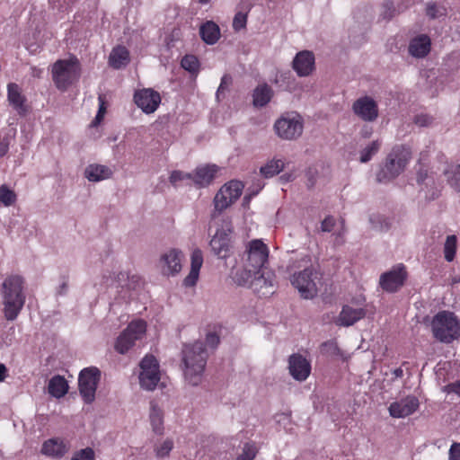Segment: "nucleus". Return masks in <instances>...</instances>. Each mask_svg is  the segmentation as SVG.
<instances>
[{
	"label": "nucleus",
	"mask_w": 460,
	"mask_h": 460,
	"mask_svg": "<svg viewBox=\"0 0 460 460\" xmlns=\"http://www.w3.org/2000/svg\"><path fill=\"white\" fill-rule=\"evenodd\" d=\"M303 261L305 262L304 269L294 272L290 277V282L297 289L301 297L311 299L318 292L316 285L318 272L312 265H307L308 261L304 259Z\"/></svg>",
	"instance_id": "0eeeda50"
},
{
	"label": "nucleus",
	"mask_w": 460,
	"mask_h": 460,
	"mask_svg": "<svg viewBox=\"0 0 460 460\" xmlns=\"http://www.w3.org/2000/svg\"><path fill=\"white\" fill-rule=\"evenodd\" d=\"M203 264V255L199 249H196L191 253L190 271L184 279L183 284L186 287H193L196 285L200 268Z\"/></svg>",
	"instance_id": "393cba45"
},
{
	"label": "nucleus",
	"mask_w": 460,
	"mask_h": 460,
	"mask_svg": "<svg viewBox=\"0 0 460 460\" xmlns=\"http://www.w3.org/2000/svg\"><path fill=\"white\" fill-rule=\"evenodd\" d=\"M233 231L232 222L229 219L223 221L210 241V247L215 255L220 259L229 256L231 249V234Z\"/></svg>",
	"instance_id": "f8f14e48"
},
{
	"label": "nucleus",
	"mask_w": 460,
	"mask_h": 460,
	"mask_svg": "<svg viewBox=\"0 0 460 460\" xmlns=\"http://www.w3.org/2000/svg\"><path fill=\"white\" fill-rule=\"evenodd\" d=\"M112 170L103 164H89L84 171V176L88 181L97 182L111 177Z\"/></svg>",
	"instance_id": "a878e982"
},
{
	"label": "nucleus",
	"mask_w": 460,
	"mask_h": 460,
	"mask_svg": "<svg viewBox=\"0 0 460 460\" xmlns=\"http://www.w3.org/2000/svg\"><path fill=\"white\" fill-rule=\"evenodd\" d=\"M181 66L186 71L191 74H197L199 70V62L197 57L193 55H186L181 61Z\"/></svg>",
	"instance_id": "58836bf2"
},
{
	"label": "nucleus",
	"mask_w": 460,
	"mask_h": 460,
	"mask_svg": "<svg viewBox=\"0 0 460 460\" xmlns=\"http://www.w3.org/2000/svg\"><path fill=\"white\" fill-rule=\"evenodd\" d=\"M243 185L239 181H230L223 185L214 198L215 212L212 217H216V212L221 213L233 203H234L242 194Z\"/></svg>",
	"instance_id": "1a4fd4ad"
},
{
	"label": "nucleus",
	"mask_w": 460,
	"mask_h": 460,
	"mask_svg": "<svg viewBox=\"0 0 460 460\" xmlns=\"http://www.w3.org/2000/svg\"><path fill=\"white\" fill-rule=\"evenodd\" d=\"M411 155V151L404 146H396L388 154L385 163L376 174L379 182H388L403 172Z\"/></svg>",
	"instance_id": "20e7f679"
},
{
	"label": "nucleus",
	"mask_w": 460,
	"mask_h": 460,
	"mask_svg": "<svg viewBox=\"0 0 460 460\" xmlns=\"http://www.w3.org/2000/svg\"><path fill=\"white\" fill-rule=\"evenodd\" d=\"M190 180L193 181V172H185L182 171L175 170L171 172L169 181L172 185L177 187L179 182Z\"/></svg>",
	"instance_id": "a19ab883"
},
{
	"label": "nucleus",
	"mask_w": 460,
	"mask_h": 460,
	"mask_svg": "<svg viewBox=\"0 0 460 460\" xmlns=\"http://www.w3.org/2000/svg\"><path fill=\"white\" fill-rule=\"evenodd\" d=\"M372 134V131L370 128L365 127L362 130H361V136L365 138H367L371 136Z\"/></svg>",
	"instance_id": "680f3d73"
},
{
	"label": "nucleus",
	"mask_w": 460,
	"mask_h": 460,
	"mask_svg": "<svg viewBox=\"0 0 460 460\" xmlns=\"http://www.w3.org/2000/svg\"><path fill=\"white\" fill-rule=\"evenodd\" d=\"M16 201V194L6 185L0 186V202L5 207L13 205Z\"/></svg>",
	"instance_id": "ea45409f"
},
{
	"label": "nucleus",
	"mask_w": 460,
	"mask_h": 460,
	"mask_svg": "<svg viewBox=\"0 0 460 460\" xmlns=\"http://www.w3.org/2000/svg\"><path fill=\"white\" fill-rule=\"evenodd\" d=\"M68 290V278L64 276L62 277V282L57 289V293L60 296L66 294Z\"/></svg>",
	"instance_id": "5fc2aeb1"
},
{
	"label": "nucleus",
	"mask_w": 460,
	"mask_h": 460,
	"mask_svg": "<svg viewBox=\"0 0 460 460\" xmlns=\"http://www.w3.org/2000/svg\"><path fill=\"white\" fill-rule=\"evenodd\" d=\"M419 400L415 396H407L394 402L389 406V413L394 418H405L417 411Z\"/></svg>",
	"instance_id": "412c9836"
},
{
	"label": "nucleus",
	"mask_w": 460,
	"mask_h": 460,
	"mask_svg": "<svg viewBox=\"0 0 460 460\" xmlns=\"http://www.w3.org/2000/svg\"><path fill=\"white\" fill-rule=\"evenodd\" d=\"M407 278L405 267L399 264L380 276V287L386 292H395L402 287Z\"/></svg>",
	"instance_id": "2eb2a0df"
},
{
	"label": "nucleus",
	"mask_w": 460,
	"mask_h": 460,
	"mask_svg": "<svg viewBox=\"0 0 460 460\" xmlns=\"http://www.w3.org/2000/svg\"><path fill=\"white\" fill-rule=\"evenodd\" d=\"M232 84V77L229 75H225L221 78L220 85L217 92V97L219 99L220 95L224 93L226 90L229 87V85Z\"/></svg>",
	"instance_id": "09e8293b"
},
{
	"label": "nucleus",
	"mask_w": 460,
	"mask_h": 460,
	"mask_svg": "<svg viewBox=\"0 0 460 460\" xmlns=\"http://www.w3.org/2000/svg\"><path fill=\"white\" fill-rule=\"evenodd\" d=\"M199 4H208L210 0H198Z\"/></svg>",
	"instance_id": "774afa93"
},
{
	"label": "nucleus",
	"mask_w": 460,
	"mask_h": 460,
	"mask_svg": "<svg viewBox=\"0 0 460 460\" xmlns=\"http://www.w3.org/2000/svg\"><path fill=\"white\" fill-rule=\"evenodd\" d=\"M183 253L178 249H171L162 254L160 258V267L162 272L165 275H176L181 270V261Z\"/></svg>",
	"instance_id": "aec40b11"
},
{
	"label": "nucleus",
	"mask_w": 460,
	"mask_h": 460,
	"mask_svg": "<svg viewBox=\"0 0 460 460\" xmlns=\"http://www.w3.org/2000/svg\"><path fill=\"white\" fill-rule=\"evenodd\" d=\"M458 282H460V277H453V278L451 279V284H452V285L456 284V283H458Z\"/></svg>",
	"instance_id": "338daca9"
},
{
	"label": "nucleus",
	"mask_w": 460,
	"mask_h": 460,
	"mask_svg": "<svg viewBox=\"0 0 460 460\" xmlns=\"http://www.w3.org/2000/svg\"><path fill=\"white\" fill-rule=\"evenodd\" d=\"M80 65L75 58L59 59L56 61L51 69L52 80L60 91H66L80 77Z\"/></svg>",
	"instance_id": "423d86ee"
},
{
	"label": "nucleus",
	"mask_w": 460,
	"mask_h": 460,
	"mask_svg": "<svg viewBox=\"0 0 460 460\" xmlns=\"http://www.w3.org/2000/svg\"><path fill=\"white\" fill-rule=\"evenodd\" d=\"M23 279L19 275L7 277L2 284V299L4 314L6 320H15L25 303Z\"/></svg>",
	"instance_id": "7ed1b4c3"
},
{
	"label": "nucleus",
	"mask_w": 460,
	"mask_h": 460,
	"mask_svg": "<svg viewBox=\"0 0 460 460\" xmlns=\"http://www.w3.org/2000/svg\"><path fill=\"white\" fill-rule=\"evenodd\" d=\"M134 101L143 112L150 114L154 113L159 107L161 96L158 92L151 88H145L135 93Z\"/></svg>",
	"instance_id": "f3484780"
},
{
	"label": "nucleus",
	"mask_w": 460,
	"mask_h": 460,
	"mask_svg": "<svg viewBox=\"0 0 460 460\" xmlns=\"http://www.w3.org/2000/svg\"><path fill=\"white\" fill-rule=\"evenodd\" d=\"M129 63V52L123 46L114 48L109 57V64L115 69H120Z\"/></svg>",
	"instance_id": "bb28decb"
},
{
	"label": "nucleus",
	"mask_w": 460,
	"mask_h": 460,
	"mask_svg": "<svg viewBox=\"0 0 460 460\" xmlns=\"http://www.w3.org/2000/svg\"><path fill=\"white\" fill-rule=\"evenodd\" d=\"M199 34L207 44L213 45L219 40L220 30L217 23L208 21L201 25Z\"/></svg>",
	"instance_id": "7c9ffc66"
},
{
	"label": "nucleus",
	"mask_w": 460,
	"mask_h": 460,
	"mask_svg": "<svg viewBox=\"0 0 460 460\" xmlns=\"http://www.w3.org/2000/svg\"><path fill=\"white\" fill-rule=\"evenodd\" d=\"M288 371L295 380L303 382L311 373V364L304 356L295 353L288 358Z\"/></svg>",
	"instance_id": "a211bd4d"
},
{
	"label": "nucleus",
	"mask_w": 460,
	"mask_h": 460,
	"mask_svg": "<svg viewBox=\"0 0 460 460\" xmlns=\"http://www.w3.org/2000/svg\"><path fill=\"white\" fill-rule=\"evenodd\" d=\"M146 324L144 321L131 322L119 334L115 342V349L120 354L127 353L135 345L136 341L140 340L145 334Z\"/></svg>",
	"instance_id": "9d476101"
},
{
	"label": "nucleus",
	"mask_w": 460,
	"mask_h": 460,
	"mask_svg": "<svg viewBox=\"0 0 460 460\" xmlns=\"http://www.w3.org/2000/svg\"><path fill=\"white\" fill-rule=\"evenodd\" d=\"M447 393H455L460 394V381L449 384L446 386Z\"/></svg>",
	"instance_id": "4d7b16f0"
},
{
	"label": "nucleus",
	"mask_w": 460,
	"mask_h": 460,
	"mask_svg": "<svg viewBox=\"0 0 460 460\" xmlns=\"http://www.w3.org/2000/svg\"><path fill=\"white\" fill-rule=\"evenodd\" d=\"M68 391V384L65 377L57 375L54 376L49 382L48 392L55 398H61Z\"/></svg>",
	"instance_id": "473e14b6"
},
{
	"label": "nucleus",
	"mask_w": 460,
	"mask_h": 460,
	"mask_svg": "<svg viewBox=\"0 0 460 460\" xmlns=\"http://www.w3.org/2000/svg\"><path fill=\"white\" fill-rule=\"evenodd\" d=\"M9 149L8 143L4 141L0 142V157L4 156Z\"/></svg>",
	"instance_id": "bf43d9fd"
},
{
	"label": "nucleus",
	"mask_w": 460,
	"mask_h": 460,
	"mask_svg": "<svg viewBox=\"0 0 460 460\" xmlns=\"http://www.w3.org/2000/svg\"><path fill=\"white\" fill-rule=\"evenodd\" d=\"M430 40L422 35L419 38L413 39L409 45V52L415 58H423L429 52Z\"/></svg>",
	"instance_id": "c85d7f7f"
},
{
	"label": "nucleus",
	"mask_w": 460,
	"mask_h": 460,
	"mask_svg": "<svg viewBox=\"0 0 460 460\" xmlns=\"http://www.w3.org/2000/svg\"><path fill=\"white\" fill-rule=\"evenodd\" d=\"M208 354L201 341L186 344L181 350L182 370L185 380L196 386L202 381Z\"/></svg>",
	"instance_id": "f257e3e1"
},
{
	"label": "nucleus",
	"mask_w": 460,
	"mask_h": 460,
	"mask_svg": "<svg viewBox=\"0 0 460 460\" xmlns=\"http://www.w3.org/2000/svg\"><path fill=\"white\" fill-rule=\"evenodd\" d=\"M149 420L155 433H164V411L155 402H150Z\"/></svg>",
	"instance_id": "2f4dec72"
},
{
	"label": "nucleus",
	"mask_w": 460,
	"mask_h": 460,
	"mask_svg": "<svg viewBox=\"0 0 460 460\" xmlns=\"http://www.w3.org/2000/svg\"><path fill=\"white\" fill-rule=\"evenodd\" d=\"M431 329L434 337L441 342L450 343L460 336V323L448 311L438 312L432 319Z\"/></svg>",
	"instance_id": "39448f33"
},
{
	"label": "nucleus",
	"mask_w": 460,
	"mask_h": 460,
	"mask_svg": "<svg viewBox=\"0 0 460 460\" xmlns=\"http://www.w3.org/2000/svg\"><path fill=\"white\" fill-rule=\"evenodd\" d=\"M218 167L215 164L198 166L193 172V183L198 187H206L214 180Z\"/></svg>",
	"instance_id": "b1692460"
},
{
	"label": "nucleus",
	"mask_w": 460,
	"mask_h": 460,
	"mask_svg": "<svg viewBox=\"0 0 460 460\" xmlns=\"http://www.w3.org/2000/svg\"><path fill=\"white\" fill-rule=\"evenodd\" d=\"M118 279L119 280H125L126 279H128V275L126 273H123V272H120L119 275H118Z\"/></svg>",
	"instance_id": "69168bd1"
},
{
	"label": "nucleus",
	"mask_w": 460,
	"mask_h": 460,
	"mask_svg": "<svg viewBox=\"0 0 460 460\" xmlns=\"http://www.w3.org/2000/svg\"><path fill=\"white\" fill-rule=\"evenodd\" d=\"M382 146V141L379 139L370 142L360 151L359 161L360 163L369 162L374 155H376Z\"/></svg>",
	"instance_id": "f704fd0d"
},
{
	"label": "nucleus",
	"mask_w": 460,
	"mask_h": 460,
	"mask_svg": "<svg viewBox=\"0 0 460 460\" xmlns=\"http://www.w3.org/2000/svg\"><path fill=\"white\" fill-rule=\"evenodd\" d=\"M393 374L396 378H399L403 376V370L401 367H398L393 371Z\"/></svg>",
	"instance_id": "e2e57ef3"
},
{
	"label": "nucleus",
	"mask_w": 460,
	"mask_h": 460,
	"mask_svg": "<svg viewBox=\"0 0 460 460\" xmlns=\"http://www.w3.org/2000/svg\"><path fill=\"white\" fill-rule=\"evenodd\" d=\"M172 448L173 441L171 438H166L161 444L155 446V456L159 458L168 456Z\"/></svg>",
	"instance_id": "79ce46f5"
},
{
	"label": "nucleus",
	"mask_w": 460,
	"mask_h": 460,
	"mask_svg": "<svg viewBox=\"0 0 460 460\" xmlns=\"http://www.w3.org/2000/svg\"><path fill=\"white\" fill-rule=\"evenodd\" d=\"M7 101L19 115L23 116L26 114V98L22 94L21 88L17 84L9 83L7 84Z\"/></svg>",
	"instance_id": "5701e85b"
},
{
	"label": "nucleus",
	"mask_w": 460,
	"mask_h": 460,
	"mask_svg": "<svg viewBox=\"0 0 460 460\" xmlns=\"http://www.w3.org/2000/svg\"><path fill=\"white\" fill-rule=\"evenodd\" d=\"M273 95V91L267 84L258 85L252 94V103L255 107H264L267 105Z\"/></svg>",
	"instance_id": "c756f323"
},
{
	"label": "nucleus",
	"mask_w": 460,
	"mask_h": 460,
	"mask_svg": "<svg viewBox=\"0 0 460 460\" xmlns=\"http://www.w3.org/2000/svg\"><path fill=\"white\" fill-rule=\"evenodd\" d=\"M336 225V220L333 217L328 216L321 222L322 232H332Z\"/></svg>",
	"instance_id": "de8ad7c7"
},
{
	"label": "nucleus",
	"mask_w": 460,
	"mask_h": 460,
	"mask_svg": "<svg viewBox=\"0 0 460 460\" xmlns=\"http://www.w3.org/2000/svg\"><path fill=\"white\" fill-rule=\"evenodd\" d=\"M346 230L344 228V226H342V228L341 231H339L338 233H336V239H335V243L337 244H342L344 243V240H343V235L345 234Z\"/></svg>",
	"instance_id": "13d9d810"
},
{
	"label": "nucleus",
	"mask_w": 460,
	"mask_h": 460,
	"mask_svg": "<svg viewBox=\"0 0 460 460\" xmlns=\"http://www.w3.org/2000/svg\"><path fill=\"white\" fill-rule=\"evenodd\" d=\"M284 164L283 160L273 158L261 166L260 172L265 178H271L284 169Z\"/></svg>",
	"instance_id": "72a5a7b5"
},
{
	"label": "nucleus",
	"mask_w": 460,
	"mask_h": 460,
	"mask_svg": "<svg viewBox=\"0 0 460 460\" xmlns=\"http://www.w3.org/2000/svg\"><path fill=\"white\" fill-rule=\"evenodd\" d=\"M139 384L147 391H153L160 381L159 364L152 355H146L140 362Z\"/></svg>",
	"instance_id": "9b49d317"
},
{
	"label": "nucleus",
	"mask_w": 460,
	"mask_h": 460,
	"mask_svg": "<svg viewBox=\"0 0 460 460\" xmlns=\"http://www.w3.org/2000/svg\"><path fill=\"white\" fill-rule=\"evenodd\" d=\"M7 373V368L4 364L0 363V382L4 381Z\"/></svg>",
	"instance_id": "052dcab7"
},
{
	"label": "nucleus",
	"mask_w": 460,
	"mask_h": 460,
	"mask_svg": "<svg viewBox=\"0 0 460 460\" xmlns=\"http://www.w3.org/2000/svg\"><path fill=\"white\" fill-rule=\"evenodd\" d=\"M68 448L66 445L60 439L52 438L44 442L41 452L42 454L53 457H61L66 452Z\"/></svg>",
	"instance_id": "cd10ccee"
},
{
	"label": "nucleus",
	"mask_w": 460,
	"mask_h": 460,
	"mask_svg": "<svg viewBox=\"0 0 460 460\" xmlns=\"http://www.w3.org/2000/svg\"><path fill=\"white\" fill-rule=\"evenodd\" d=\"M94 451L91 447H86L75 452L72 460H94Z\"/></svg>",
	"instance_id": "a18cd8bd"
},
{
	"label": "nucleus",
	"mask_w": 460,
	"mask_h": 460,
	"mask_svg": "<svg viewBox=\"0 0 460 460\" xmlns=\"http://www.w3.org/2000/svg\"><path fill=\"white\" fill-rule=\"evenodd\" d=\"M276 135L283 140H296L304 130V119L296 111L283 113L274 123Z\"/></svg>",
	"instance_id": "6e6552de"
},
{
	"label": "nucleus",
	"mask_w": 460,
	"mask_h": 460,
	"mask_svg": "<svg viewBox=\"0 0 460 460\" xmlns=\"http://www.w3.org/2000/svg\"><path fill=\"white\" fill-rule=\"evenodd\" d=\"M292 68L300 77L310 75L315 68L314 53L309 50H302L296 53L292 61Z\"/></svg>",
	"instance_id": "6ab92c4d"
},
{
	"label": "nucleus",
	"mask_w": 460,
	"mask_h": 460,
	"mask_svg": "<svg viewBox=\"0 0 460 460\" xmlns=\"http://www.w3.org/2000/svg\"><path fill=\"white\" fill-rule=\"evenodd\" d=\"M206 343L212 348H215L219 343V338L216 333H208L206 337Z\"/></svg>",
	"instance_id": "864d4df0"
},
{
	"label": "nucleus",
	"mask_w": 460,
	"mask_h": 460,
	"mask_svg": "<svg viewBox=\"0 0 460 460\" xmlns=\"http://www.w3.org/2000/svg\"><path fill=\"white\" fill-rule=\"evenodd\" d=\"M269 251L266 244L261 240L252 241L243 254L241 268L234 269L232 271L233 279L235 283L246 282L251 272L260 273L261 270L266 269L265 262L268 260Z\"/></svg>",
	"instance_id": "f03ea898"
},
{
	"label": "nucleus",
	"mask_w": 460,
	"mask_h": 460,
	"mask_svg": "<svg viewBox=\"0 0 460 460\" xmlns=\"http://www.w3.org/2000/svg\"><path fill=\"white\" fill-rule=\"evenodd\" d=\"M322 352L326 355H338L339 354V347L336 341H328L322 344L321 346Z\"/></svg>",
	"instance_id": "49530a36"
},
{
	"label": "nucleus",
	"mask_w": 460,
	"mask_h": 460,
	"mask_svg": "<svg viewBox=\"0 0 460 460\" xmlns=\"http://www.w3.org/2000/svg\"><path fill=\"white\" fill-rule=\"evenodd\" d=\"M457 248V238L456 235H448L444 243V257L445 260L448 262L452 261L455 259V255Z\"/></svg>",
	"instance_id": "c9c22d12"
},
{
	"label": "nucleus",
	"mask_w": 460,
	"mask_h": 460,
	"mask_svg": "<svg viewBox=\"0 0 460 460\" xmlns=\"http://www.w3.org/2000/svg\"><path fill=\"white\" fill-rule=\"evenodd\" d=\"M99 101V110L97 112V115L95 117V121L100 122L106 112V107H105V97L103 95H99L98 97Z\"/></svg>",
	"instance_id": "3c124183"
},
{
	"label": "nucleus",
	"mask_w": 460,
	"mask_h": 460,
	"mask_svg": "<svg viewBox=\"0 0 460 460\" xmlns=\"http://www.w3.org/2000/svg\"><path fill=\"white\" fill-rule=\"evenodd\" d=\"M274 282V273L266 268L261 270L260 273L251 272V276L246 282L237 284L239 286H248L255 293L261 296H268L273 293Z\"/></svg>",
	"instance_id": "4468645a"
},
{
	"label": "nucleus",
	"mask_w": 460,
	"mask_h": 460,
	"mask_svg": "<svg viewBox=\"0 0 460 460\" xmlns=\"http://www.w3.org/2000/svg\"><path fill=\"white\" fill-rule=\"evenodd\" d=\"M100 376L101 372L97 367H87L80 372L78 378L79 392L86 403L93 402Z\"/></svg>",
	"instance_id": "ddd939ff"
},
{
	"label": "nucleus",
	"mask_w": 460,
	"mask_h": 460,
	"mask_svg": "<svg viewBox=\"0 0 460 460\" xmlns=\"http://www.w3.org/2000/svg\"><path fill=\"white\" fill-rule=\"evenodd\" d=\"M352 111L361 120L373 122L378 118V105L370 96L357 99L352 104Z\"/></svg>",
	"instance_id": "dca6fc26"
},
{
	"label": "nucleus",
	"mask_w": 460,
	"mask_h": 460,
	"mask_svg": "<svg viewBox=\"0 0 460 460\" xmlns=\"http://www.w3.org/2000/svg\"><path fill=\"white\" fill-rule=\"evenodd\" d=\"M427 14L430 18H436L439 15H441V13L439 12L438 8L434 4H429L427 6Z\"/></svg>",
	"instance_id": "6e6d98bb"
},
{
	"label": "nucleus",
	"mask_w": 460,
	"mask_h": 460,
	"mask_svg": "<svg viewBox=\"0 0 460 460\" xmlns=\"http://www.w3.org/2000/svg\"><path fill=\"white\" fill-rule=\"evenodd\" d=\"M446 175L449 185L456 191H460V164L451 165Z\"/></svg>",
	"instance_id": "e433bc0d"
},
{
	"label": "nucleus",
	"mask_w": 460,
	"mask_h": 460,
	"mask_svg": "<svg viewBox=\"0 0 460 460\" xmlns=\"http://www.w3.org/2000/svg\"><path fill=\"white\" fill-rule=\"evenodd\" d=\"M367 314L364 308H354L350 305H344L335 320L336 325L349 327L363 319Z\"/></svg>",
	"instance_id": "4be33fe9"
},
{
	"label": "nucleus",
	"mask_w": 460,
	"mask_h": 460,
	"mask_svg": "<svg viewBox=\"0 0 460 460\" xmlns=\"http://www.w3.org/2000/svg\"><path fill=\"white\" fill-rule=\"evenodd\" d=\"M40 74H41V70L40 69H38L36 67H32V75L33 76L40 77Z\"/></svg>",
	"instance_id": "0e129e2a"
},
{
	"label": "nucleus",
	"mask_w": 460,
	"mask_h": 460,
	"mask_svg": "<svg viewBox=\"0 0 460 460\" xmlns=\"http://www.w3.org/2000/svg\"><path fill=\"white\" fill-rule=\"evenodd\" d=\"M373 227L380 232L388 231L393 224V219L385 216H374L370 217Z\"/></svg>",
	"instance_id": "4c0bfd02"
},
{
	"label": "nucleus",
	"mask_w": 460,
	"mask_h": 460,
	"mask_svg": "<svg viewBox=\"0 0 460 460\" xmlns=\"http://www.w3.org/2000/svg\"><path fill=\"white\" fill-rule=\"evenodd\" d=\"M432 117L427 114H420L417 115L414 119V122L416 125L420 127H427L432 123Z\"/></svg>",
	"instance_id": "8fccbe9b"
},
{
	"label": "nucleus",
	"mask_w": 460,
	"mask_h": 460,
	"mask_svg": "<svg viewBox=\"0 0 460 460\" xmlns=\"http://www.w3.org/2000/svg\"><path fill=\"white\" fill-rule=\"evenodd\" d=\"M247 13L237 12L233 20V29L238 31L246 27L247 23Z\"/></svg>",
	"instance_id": "c03bdc74"
},
{
	"label": "nucleus",
	"mask_w": 460,
	"mask_h": 460,
	"mask_svg": "<svg viewBox=\"0 0 460 460\" xmlns=\"http://www.w3.org/2000/svg\"><path fill=\"white\" fill-rule=\"evenodd\" d=\"M448 455L449 460H460V443H453Z\"/></svg>",
	"instance_id": "603ef678"
},
{
	"label": "nucleus",
	"mask_w": 460,
	"mask_h": 460,
	"mask_svg": "<svg viewBox=\"0 0 460 460\" xmlns=\"http://www.w3.org/2000/svg\"><path fill=\"white\" fill-rule=\"evenodd\" d=\"M257 454V448L253 444H245L243 452L238 456L236 460H253Z\"/></svg>",
	"instance_id": "37998d69"
}]
</instances>
